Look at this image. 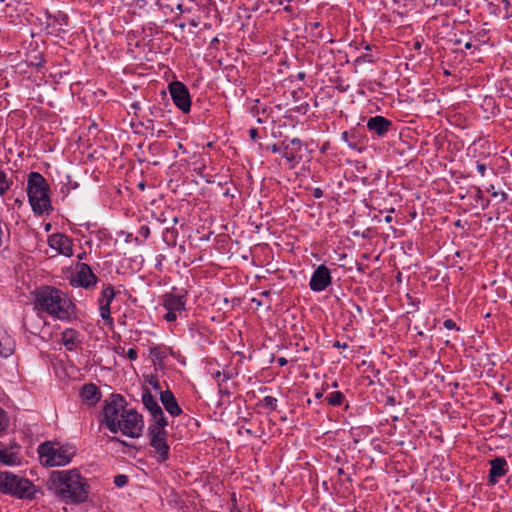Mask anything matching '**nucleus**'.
<instances>
[{"label":"nucleus","instance_id":"obj_1","mask_svg":"<svg viewBox=\"0 0 512 512\" xmlns=\"http://www.w3.org/2000/svg\"><path fill=\"white\" fill-rule=\"evenodd\" d=\"M103 423L112 433L121 432L130 438H139L143 434L144 420L135 409L127 408L125 399L117 394L107 400L103 408Z\"/></svg>","mask_w":512,"mask_h":512},{"label":"nucleus","instance_id":"obj_2","mask_svg":"<svg viewBox=\"0 0 512 512\" xmlns=\"http://www.w3.org/2000/svg\"><path fill=\"white\" fill-rule=\"evenodd\" d=\"M46 486L49 491L65 504L85 502L90 490L87 479L82 476L77 468L52 471Z\"/></svg>","mask_w":512,"mask_h":512},{"label":"nucleus","instance_id":"obj_3","mask_svg":"<svg viewBox=\"0 0 512 512\" xmlns=\"http://www.w3.org/2000/svg\"><path fill=\"white\" fill-rule=\"evenodd\" d=\"M36 301L39 309L54 319L68 322L75 317V305L62 290L46 286L38 292Z\"/></svg>","mask_w":512,"mask_h":512},{"label":"nucleus","instance_id":"obj_4","mask_svg":"<svg viewBox=\"0 0 512 512\" xmlns=\"http://www.w3.org/2000/svg\"><path fill=\"white\" fill-rule=\"evenodd\" d=\"M40 464L45 468L63 467L72 462L77 453L73 444L45 441L37 448Z\"/></svg>","mask_w":512,"mask_h":512},{"label":"nucleus","instance_id":"obj_5","mask_svg":"<svg viewBox=\"0 0 512 512\" xmlns=\"http://www.w3.org/2000/svg\"><path fill=\"white\" fill-rule=\"evenodd\" d=\"M27 196L33 212L43 215L52 210L49 186L46 179L38 172H31L27 179Z\"/></svg>","mask_w":512,"mask_h":512},{"label":"nucleus","instance_id":"obj_6","mask_svg":"<svg viewBox=\"0 0 512 512\" xmlns=\"http://www.w3.org/2000/svg\"><path fill=\"white\" fill-rule=\"evenodd\" d=\"M0 492L20 500H34L39 488L25 477L0 471Z\"/></svg>","mask_w":512,"mask_h":512},{"label":"nucleus","instance_id":"obj_7","mask_svg":"<svg viewBox=\"0 0 512 512\" xmlns=\"http://www.w3.org/2000/svg\"><path fill=\"white\" fill-rule=\"evenodd\" d=\"M187 291L173 287L171 291L163 294L161 306L166 313L163 319L167 322H175L186 310Z\"/></svg>","mask_w":512,"mask_h":512},{"label":"nucleus","instance_id":"obj_8","mask_svg":"<svg viewBox=\"0 0 512 512\" xmlns=\"http://www.w3.org/2000/svg\"><path fill=\"white\" fill-rule=\"evenodd\" d=\"M168 422L152 423L148 427V437L151 447L155 452L157 462L163 463L169 459L170 447L167 444L166 426Z\"/></svg>","mask_w":512,"mask_h":512},{"label":"nucleus","instance_id":"obj_9","mask_svg":"<svg viewBox=\"0 0 512 512\" xmlns=\"http://www.w3.org/2000/svg\"><path fill=\"white\" fill-rule=\"evenodd\" d=\"M97 280V276L88 264L78 262L75 265V272L70 279V284L74 287L89 289L96 285Z\"/></svg>","mask_w":512,"mask_h":512},{"label":"nucleus","instance_id":"obj_10","mask_svg":"<svg viewBox=\"0 0 512 512\" xmlns=\"http://www.w3.org/2000/svg\"><path fill=\"white\" fill-rule=\"evenodd\" d=\"M168 88L175 106L183 113H188L191 109V97L188 88L180 81L171 82Z\"/></svg>","mask_w":512,"mask_h":512},{"label":"nucleus","instance_id":"obj_11","mask_svg":"<svg viewBox=\"0 0 512 512\" xmlns=\"http://www.w3.org/2000/svg\"><path fill=\"white\" fill-rule=\"evenodd\" d=\"M116 292L114 287L110 284L104 285L101 291L100 298L98 299L100 317L108 324L113 326V318L111 317L110 305L115 298Z\"/></svg>","mask_w":512,"mask_h":512},{"label":"nucleus","instance_id":"obj_12","mask_svg":"<svg viewBox=\"0 0 512 512\" xmlns=\"http://www.w3.org/2000/svg\"><path fill=\"white\" fill-rule=\"evenodd\" d=\"M332 283L331 272L325 265H319L309 281V287L313 292H322Z\"/></svg>","mask_w":512,"mask_h":512},{"label":"nucleus","instance_id":"obj_13","mask_svg":"<svg viewBox=\"0 0 512 512\" xmlns=\"http://www.w3.org/2000/svg\"><path fill=\"white\" fill-rule=\"evenodd\" d=\"M48 244L51 249L63 256L71 257L73 255V241L64 234L55 233L50 235Z\"/></svg>","mask_w":512,"mask_h":512},{"label":"nucleus","instance_id":"obj_14","mask_svg":"<svg viewBox=\"0 0 512 512\" xmlns=\"http://www.w3.org/2000/svg\"><path fill=\"white\" fill-rule=\"evenodd\" d=\"M142 403L145 408L150 412L153 417V423L167 421L162 408L151 394L150 391L146 390L142 394Z\"/></svg>","mask_w":512,"mask_h":512},{"label":"nucleus","instance_id":"obj_15","mask_svg":"<svg viewBox=\"0 0 512 512\" xmlns=\"http://www.w3.org/2000/svg\"><path fill=\"white\" fill-rule=\"evenodd\" d=\"M490 471L488 482L495 485L500 478L504 477L508 472V463L503 457H496L489 461Z\"/></svg>","mask_w":512,"mask_h":512},{"label":"nucleus","instance_id":"obj_16","mask_svg":"<svg viewBox=\"0 0 512 512\" xmlns=\"http://www.w3.org/2000/svg\"><path fill=\"white\" fill-rule=\"evenodd\" d=\"M367 129L378 137H383L392 127V122L387 118L377 115L367 121Z\"/></svg>","mask_w":512,"mask_h":512},{"label":"nucleus","instance_id":"obj_17","mask_svg":"<svg viewBox=\"0 0 512 512\" xmlns=\"http://www.w3.org/2000/svg\"><path fill=\"white\" fill-rule=\"evenodd\" d=\"M61 343L67 350L75 351L81 346V334L73 328H66L61 333Z\"/></svg>","mask_w":512,"mask_h":512},{"label":"nucleus","instance_id":"obj_18","mask_svg":"<svg viewBox=\"0 0 512 512\" xmlns=\"http://www.w3.org/2000/svg\"><path fill=\"white\" fill-rule=\"evenodd\" d=\"M160 400L165 410L172 417H177L182 414V409L179 406L174 394L170 390L162 391L160 393Z\"/></svg>","mask_w":512,"mask_h":512},{"label":"nucleus","instance_id":"obj_19","mask_svg":"<svg viewBox=\"0 0 512 512\" xmlns=\"http://www.w3.org/2000/svg\"><path fill=\"white\" fill-rule=\"evenodd\" d=\"M0 463L5 466H19L21 457L19 455V446L11 448H0Z\"/></svg>","mask_w":512,"mask_h":512},{"label":"nucleus","instance_id":"obj_20","mask_svg":"<svg viewBox=\"0 0 512 512\" xmlns=\"http://www.w3.org/2000/svg\"><path fill=\"white\" fill-rule=\"evenodd\" d=\"M15 348L14 340L8 333L0 328V355L2 357H9L12 355Z\"/></svg>","mask_w":512,"mask_h":512},{"label":"nucleus","instance_id":"obj_21","mask_svg":"<svg viewBox=\"0 0 512 512\" xmlns=\"http://www.w3.org/2000/svg\"><path fill=\"white\" fill-rule=\"evenodd\" d=\"M80 395L83 400L90 404L97 403L101 398V393L98 387L92 383L85 384L80 391Z\"/></svg>","mask_w":512,"mask_h":512},{"label":"nucleus","instance_id":"obj_22","mask_svg":"<svg viewBox=\"0 0 512 512\" xmlns=\"http://www.w3.org/2000/svg\"><path fill=\"white\" fill-rule=\"evenodd\" d=\"M12 186V180L8 178L6 172L0 167V195L6 194Z\"/></svg>","mask_w":512,"mask_h":512},{"label":"nucleus","instance_id":"obj_23","mask_svg":"<svg viewBox=\"0 0 512 512\" xmlns=\"http://www.w3.org/2000/svg\"><path fill=\"white\" fill-rule=\"evenodd\" d=\"M343 400L344 395L340 391L332 392L326 397V401L331 406H340L343 403Z\"/></svg>","mask_w":512,"mask_h":512},{"label":"nucleus","instance_id":"obj_24","mask_svg":"<svg viewBox=\"0 0 512 512\" xmlns=\"http://www.w3.org/2000/svg\"><path fill=\"white\" fill-rule=\"evenodd\" d=\"M297 152L294 148H291L290 145H285L282 149V156L288 162H296L297 161Z\"/></svg>","mask_w":512,"mask_h":512},{"label":"nucleus","instance_id":"obj_25","mask_svg":"<svg viewBox=\"0 0 512 512\" xmlns=\"http://www.w3.org/2000/svg\"><path fill=\"white\" fill-rule=\"evenodd\" d=\"M263 404L266 408L270 410H276L277 408V399L273 396H265L263 398Z\"/></svg>","mask_w":512,"mask_h":512},{"label":"nucleus","instance_id":"obj_26","mask_svg":"<svg viewBox=\"0 0 512 512\" xmlns=\"http://www.w3.org/2000/svg\"><path fill=\"white\" fill-rule=\"evenodd\" d=\"M9 419L6 412L0 407V433L8 427Z\"/></svg>","mask_w":512,"mask_h":512},{"label":"nucleus","instance_id":"obj_27","mask_svg":"<svg viewBox=\"0 0 512 512\" xmlns=\"http://www.w3.org/2000/svg\"><path fill=\"white\" fill-rule=\"evenodd\" d=\"M125 355L131 361H135L138 358V353H137V350L135 348H129L126 351Z\"/></svg>","mask_w":512,"mask_h":512},{"label":"nucleus","instance_id":"obj_28","mask_svg":"<svg viewBox=\"0 0 512 512\" xmlns=\"http://www.w3.org/2000/svg\"><path fill=\"white\" fill-rule=\"evenodd\" d=\"M288 145H290V147L294 148L296 151H300L302 143L300 139L293 138Z\"/></svg>","mask_w":512,"mask_h":512},{"label":"nucleus","instance_id":"obj_29","mask_svg":"<svg viewBox=\"0 0 512 512\" xmlns=\"http://www.w3.org/2000/svg\"><path fill=\"white\" fill-rule=\"evenodd\" d=\"M114 483L118 487H121V486H123V485H125L127 483V477L125 475H118V476L115 477Z\"/></svg>","mask_w":512,"mask_h":512},{"label":"nucleus","instance_id":"obj_30","mask_svg":"<svg viewBox=\"0 0 512 512\" xmlns=\"http://www.w3.org/2000/svg\"><path fill=\"white\" fill-rule=\"evenodd\" d=\"M444 327L448 330L456 328V323L452 319H446L443 323Z\"/></svg>","mask_w":512,"mask_h":512},{"label":"nucleus","instance_id":"obj_31","mask_svg":"<svg viewBox=\"0 0 512 512\" xmlns=\"http://www.w3.org/2000/svg\"><path fill=\"white\" fill-rule=\"evenodd\" d=\"M476 169L477 171L479 172V174L481 176H484L485 175V172H486V165L484 163H479L477 162L476 164Z\"/></svg>","mask_w":512,"mask_h":512},{"label":"nucleus","instance_id":"obj_32","mask_svg":"<svg viewBox=\"0 0 512 512\" xmlns=\"http://www.w3.org/2000/svg\"><path fill=\"white\" fill-rule=\"evenodd\" d=\"M333 347L337 348V349H347L348 348V344L345 343V342L341 343L340 341H334L333 342Z\"/></svg>","mask_w":512,"mask_h":512},{"label":"nucleus","instance_id":"obj_33","mask_svg":"<svg viewBox=\"0 0 512 512\" xmlns=\"http://www.w3.org/2000/svg\"><path fill=\"white\" fill-rule=\"evenodd\" d=\"M313 196L316 198V199H319L323 196V191L320 189V188H314L313 189Z\"/></svg>","mask_w":512,"mask_h":512},{"label":"nucleus","instance_id":"obj_34","mask_svg":"<svg viewBox=\"0 0 512 512\" xmlns=\"http://www.w3.org/2000/svg\"><path fill=\"white\" fill-rule=\"evenodd\" d=\"M249 135H250V137H251L253 140H255V139L257 138V136H258V131H257V129H255V128L250 129V130H249Z\"/></svg>","mask_w":512,"mask_h":512},{"label":"nucleus","instance_id":"obj_35","mask_svg":"<svg viewBox=\"0 0 512 512\" xmlns=\"http://www.w3.org/2000/svg\"><path fill=\"white\" fill-rule=\"evenodd\" d=\"M277 363L279 364V366H281V367H282V366H285V365L288 363V361H287V359H286V358H284V357H279V358L277 359Z\"/></svg>","mask_w":512,"mask_h":512},{"label":"nucleus","instance_id":"obj_36","mask_svg":"<svg viewBox=\"0 0 512 512\" xmlns=\"http://www.w3.org/2000/svg\"><path fill=\"white\" fill-rule=\"evenodd\" d=\"M151 354H152V355H154V356H156V357H162V356L160 355V353H159V349H158V348H153V349L151 350Z\"/></svg>","mask_w":512,"mask_h":512},{"label":"nucleus","instance_id":"obj_37","mask_svg":"<svg viewBox=\"0 0 512 512\" xmlns=\"http://www.w3.org/2000/svg\"><path fill=\"white\" fill-rule=\"evenodd\" d=\"M271 151L274 152V153H280L281 152V148H279L277 145H273L271 147Z\"/></svg>","mask_w":512,"mask_h":512},{"label":"nucleus","instance_id":"obj_38","mask_svg":"<svg viewBox=\"0 0 512 512\" xmlns=\"http://www.w3.org/2000/svg\"><path fill=\"white\" fill-rule=\"evenodd\" d=\"M341 138H342V140H343V141H345V142H347V143H348V132H346V131H345V132H343V133L341 134Z\"/></svg>","mask_w":512,"mask_h":512},{"label":"nucleus","instance_id":"obj_39","mask_svg":"<svg viewBox=\"0 0 512 512\" xmlns=\"http://www.w3.org/2000/svg\"><path fill=\"white\" fill-rule=\"evenodd\" d=\"M116 353H118L119 355H125L126 352H125L124 348L118 347L116 349Z\"/></svg>","mask_w":512,"mask_h":512},{"label":"nucleus","instance_id":"obj_40","mask_svg":"<svg viewBox=\"0 0 512 512\" xmlns=\"http://www.w3.org/2000/svg\"><path fill=\"white\" fill-rule=\"evenodd\" d=\"M323 394H324L323 391H317L315 393V398L316 399H321L323 397Z\"/></svg>","mask_w":512,"mask_h":512},{"label":"nucleus","instance_id":"obj_41","mask_svg":"<svg viewBox=\"0 0 512 512\" xmlns=\"http://www.w3.org/2000/svg\"><path fill=\"white\" fill-rule=\"evenodd\" d=\"M78 260H83L86 258V252H82L77 255Z\"/></svg>","mask_w":512,"mask_h":512},{"label":"nucleus","instance_id":"obj_42","mask_svg":"<svg viewBox=\"0 0 512 512\" xmlns=\"http://www.w3.org/2000/svg\"><path fill=\"white\" fill-rule=\"evenodd\" d=\"M111 441H114V442H118V443H121L123 445H126V443L124 441H121L120 439H118L117 437H112L111 438Z\"/></svg>","mask_w":512,"mask_h":512},{"label":"nucleus","instance_id":"obj_43","mask_svg":"<svg viewBox=\"0 0 512 512\" xmlns=\"http://www.w3.org/2000/svg\"><path fill=\"white\" fill-rule=\"evenodd\" d=\"M310 25H311L312 29H317V28L320 27V23L319 22H314V23H311Z\"/></svg>","mask_w":512,"mask_h":512},{"label":"nucleus","instance_id":"obj_44","mask_svg":"<svg viewBox=\"0 0 512 512\" xmlns=\"http://www.w3.org/2000/svg\"><path fill=\"white\" fill-rule=\"evenodd\" d=\"M392 219H393V218H392V216H391V215H387V216H385V218H384L385 222H387V223L392 222Z\"/></svg>","mask_w":512,"mask_h":512},{"label":"nucleus","instance_id":"obj_45","mask_svg":"<svg viewBox=\"0 0 512 512\" xmlns=\"http://www.w3.org/2000/svg\"><path fill=\"white\" fill-rule=\"evenodd\" d=\"M502 200H505L507 198V195L505 192H501Z\"/></svg>","mask_w":512,"mask_h":512},{"label":"nucleus","instance_id":"obj_46","mask_svg":"<svg viewBox=\"0 0 512 512\" xmlns=\"http://www.w3.org/2000/svg\"><path fill=\"white\" fill-rule=\"evenodd\" d=\"M491 196H492V197H497V196H498V192H496V191H492Z\"/></svg>","mask_w":512,"mask_h":512},{"label":"nucleus","instance_id":"obj_47","mask_svg":"<svg viewBox=\"0 0 512 512\" xmlns=\"http://www.w3.org/2000/svg\"><path fill=\"white\" fill-rule=\"evenodd\" d=\"M471 47H472L471 43H466V44H465V48H466V49H470Z\"/></svg>","mask_w":512,"mask_h":512},{"label":"nucleus","instance_id":"obj_48","mask_svg":"<svg viewBox=\"0 0 512 512\" xmlns=\"http://www.w3.org/2000/svg\"><path fill=\"white\" fill-rule=\"evenodd\" d=\"M15 203L18 204V205H21L22 204V201L20 199H15Z\"/></svg>","mask_w":512,"mask_h":512},{"label":"nucleus","instance_id":"obj_49","mask_svg":"<svg viewBox=\"0 0 512 512\" xmlns=\"http://www.w3.org/2000/svg\"><path fill=\"white\" fill-rule=\"evenodd\" d=\"M138 1H139V2H142V3H143V5H146V4H147V2H148V0H138Z\"/></svg>","mask_w":512,"mask_h":512},{"label":"nucleus","instance_id":"obj_50","mask_svg":"<svg viewBox=\"0 0 512 512\" xmlns=\"http://www.w3.org/2000/svg\"><path fill=\"white\" fill-rule=\"evenodd\" d=\"M318 37H319V38H321V39H323V38H324V35L320 32V33L318 34Z\"/></svg>","mask_w":512,"mask_h":512},{"label":"nucleus","instance_id":"obj_51","mask_svg":"<svg viewBox=\"0 0 512 512\" xmlns=\"http://www.w3.org/2000/svg\"><path fill=\"white\" fill-rule=\"evenodd\" d=\"M356 308H357V311H359V312L361 311L360 306H356Z\"/></svg>","mask_w":512,"mask_h":512},{"label":"nucleus","instance_id":"obj_52","mask_svg":"<svg viewBox=\"0 0 512 512\" xmlns=\"http://www.w3.org/2000/svg\"><path fill=\"white\" fill-rule=\"evenodd\" d=\"M332 386H333V387H337V386H338V385H337V382H334Z\"/></svg>","mask_w":512,"mask_h":512},{"label":"nucleus","instance_id":"obj_53","mask_svg":"<svg viewBox=\"0 0 512 512\" xmlns=\"http://www.w3.org/2000/svg\"><path fill=\"white\" fill-rule=\"evenodd\" d=\"M5 1H6V0H0V3H3V2H5Z\"/></svg>","mask_w":512,"mask_h":512}]
</instances>
